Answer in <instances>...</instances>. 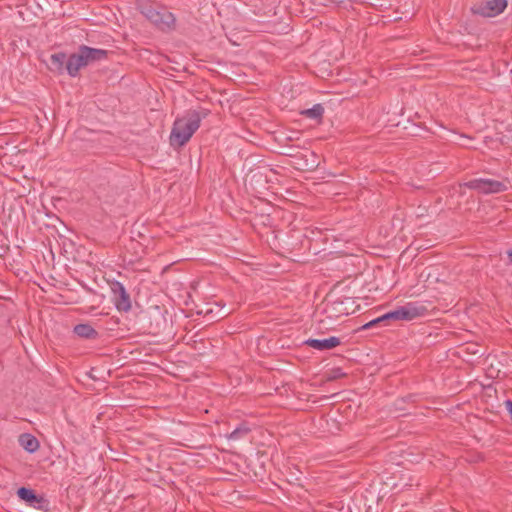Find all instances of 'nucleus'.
<instances>
[{"mask_svg": "<svg viewBox=\"0 0 512 512\" xmlns=\"http://www.w3.org/2000/svg\"><path fill=\"white\" fill-rule=\"evenodd\" d=\"M208 114L209 110L201 108L200 110H190L182 118H177L170 133L171 146H184L200 127L201 120L206 118Z\"/></svg>", "mask_w": 512, "mask_h": 512, "instance_id": "obj_1", "label": "nucleus"}, {"mask_svg": "<svg viewBox=\"0 0 512 512\" xmlns=\"http://www.w3.org/2000/svg\"><path fill=\"white\" fill-rule=\"evenodd\" d=\"M136 8L158 30L168 33L176 29V17L165 7L157 9L149 0H137Z\"/></svg>", "mask_w": 512, "mask_h": 512, "instance_id": "obj_2", "label": "nucleus"}, {"mask_svg": "<svg viewBox=\"0 0 512 512\" xmlns=\"http://www.w3.org/2000/svg\"><path fill=\"white\" fill-rule=\"evenodd\" d=\"M359 305L351 297H337L326 301L323 313L327 319L338 320L356 312Z\"/></svg>", "mask_w": 512, "mask_h": 512, "instance_id": "obj_3", "label": "nucleus"}, {"mask_svg": "<svg viewBox=\"0 0 512 512\" xmlns=\"http://www.w3.org/2000/svg\"><path fill=\"white\" fill-rule=\"evenodd\" d=\"M507 7V0H487L475 3L471 11L475 15L483 17H495Z\"/></svg>", "mask_w": 512, "mask_h": 512, "instance_id": "obj_4", "label": "nucleus"}, {"mask_svg": "<svg viewBox=\"0 0 512 512\" xmlns=\"http://www.w3.org/2000/svg\"><path fill=\"white\" fill-rule=\"evenodd\" d=\"M464 186L484 194L499 193L507 189L504 182L483 178L470 180L466 182Z\"/></svg>", "mask_w": 512, "mask_h": 512, "instance_id": "obj_5", "label": "nucleus"}, {"mask_svg": "<svg viewBox=\"0 0 512 512\" xmlns=\"http://www.w3.org/2000/svg\"><path fill=\"white\" fill-rule=\"evenodd\" d=\"M110 287L116 309L120 312H128L131 309V299L124 285L119 281H114Z\"/></svg>", "mask_w": 512, "mask_h": 512, "instance_id": "obj_6", "label": "nucleus"}, {"mask_svg": "<svg viewBox=\"0 0 512 512\" xmlns=\"http://www.w3.org/2000/svg\"><path fill=\"white\" fill-rule=\"evenodd\" d=\"M304 344L319 351H326L334 349L341 344V340L338 337L331 336L326 339H307Z\"/></svg>", "mask_w": 512, "mask_h": 512, "instance_id": "obj_7", "label": "nucleus"}, {"mask_svg": "<svg viewBox=\"0 0 512 512\" xmlns=\"http://www.w3.org/2000/svg\"><path fill=\"white\" fill-rule=\"evenodd\" d=\"M80 51H83L90 64L104 60L108 56V51L104 49L92 48L86 45L80 46Z\"/></svg>", "mask_w": 512, "mask_h": 512, "instance_id": "obj_8", "label": "nucleus"}, {"mask_svg": "<svg viewBox=\"0 0 512 512\" xmlns=\"http://www.w3.org/2000/svg\"><path fill=\"white\" fill-rule=\"evenodd\" d=\"M73 332L79 338L83 339H96L99 336V333L88 323H80L74 326Z\"/></svg>", "mask_w": 512, "mask_h": 512, "instance_id": "obj_9", "label": "nucleus"}, {"mask_svg": "<svg viewBox=\"0 0 512 512\" xmlns=\"http://www.w3.org/2000/svg\"><path fill=\"white\" fill-rule=\"evenodd\" d=\"M67 56L63 52L52 54L49 58L48 67L52 71L62 73L66 69Z\"/></svg>", "mask_w": 512, "mask_h": 512, "instance_id": "obj_10", "label": "nucleus"}, {"mask_svg": "<svg viewBox=\"0 0 512 512\" xmlns=\"http://www.w3.org/2000/svg\"><path fill=\"white\" fill-rule=\"evenodd\" d=\"M19 444L29 453L36 452L40 447L38 439L29 433H23L19 436Z\"/></svg>", "mask_w": 512, "mask_h": 512, "instance_id": "obj_11", "label": "nucleus"}, {"mask_svg": "<svg viewBox=\"0 0 512 512\" xmlns=\"http://www.w3.org/2000/svg\"><path fill=\"white\" fill-rule=\"evenodd\" d=\"M405 307L413 320L418 317L425 316L428 313L427 306L420 302H408L405 304Z\"/></svg>", "mask_w": 512, "mask_h": 512, "instance_id": "obj_12", "label": "nucleus"}, {"mask_svg": "<svg viewBox=\"0 0 512 512\" xmlns=\"http://www.w3.org/2000/svg\"><path fill=\"white\" fill-rule=\"evenodd\" d=\"M324 114V107L322 104H315L312 108L305 109L301 111V115L305 116L306 118L313 119L316 121H320Z\"/></svg>", "mask_w": 512, "mask_h": 512, "instance_id": "obj_13", "label": "nucleus"}, {"mask_svg": "<svg viewBox=\"0 0 512 512\" xmlns=\"http://www.w3.org/2000/svg\"><path fill=\"white\" fill-rule=\"evenodd\" d=\"M81 68H83V67L81 66V63L79 61H77V57H76L75 53L71 54L67 58V64H66L67 73L70 76L75 77V76H77V74Z\"/></svg>", "mask_w": 512, "mask_h": 512, "instance_id": "obj_14", "label": "nucleus"}, {"mask_svg": "<svg viewBox=\"0 0 512 512\" xmlns=\"http://www.w3.org/2000/svg\"><path fill=\"white\" fill-rule=\"evenodd\" d=\"M29 506L41 510L43 512H49L51 510L50 501L46 499L43 495L38 494L36 495V497Z\"/></svg>", "mask_w": 512, "mask_h": 512, "instance_id": "obj_15", "label": "nucleus"}, {"mask_svg": "<svg viewBox=\"0 0 512 512\" xmlns=\"http://www.w3.org/2000/svg\"><path fill=\"white\" fill-rule=\"evenodd\" d=\"M16 494L19 497V499L24 501L28 506L31 504V502L37 495L33 489L27 487L18 488Z\"/></svg>", "mask_w": 512, "mask_h": 512, "instance_id": "obj_16", "label": "nucleus"}, {"mask_svg": "<svg viewBox=\"0 0 512 512\" xmlns=\"http://www.w3.org/2000/svg\"><path fill=\"white\" fill-rule=\"evenodd\" d=\"M250 428L247 424H241L235 428L228 436V439L237 441L246 437L250 433Z\"/></svg>", "mask_w": 512, "mask_h": 512, "instance_id": "obj_17", "label": "nucleus"}, {"mask_svg": "<svg viewBox=\"0 0 512 512\" xmlns=\"http://www.w3.org/2000/svg\"><path fill=\"white\" fill-rule=\"evenodd\" d=\"M400 307L396 308L393 311H390L384 315H382V319H385V321L389 320H400Z\"/></svg>", "mask_w": 512, "mask_h": 512, "instance_id": "obj_18", "label": "nucleus"}, {"mask_svg": "<svg viewBox=\"0 0 512 512\" xmlns=\"http://www.w3.org/2000/svg\"><path fill=\"white\" fill-rule=\"evenodd\" d=\"M381 323H386L385 319H382V316L378 317V318H375L371 321H369L368 323L364 324L361 329L362 330H367V329H370L372 327H375Z\"/></svg>", "mask_w": 512, "mask_h": 512, "instance_id": "obj_19", "label": "nucleus"}, {"mask_svg": "<svg viewBox=\"0 0 512 512\" xmlns=\"http://www.w3.org/2000/svg\"><path fill=\"white\" fill-rule=\"evenodd\" d=\"M75 55L77 57V61H79L81 63L82 67H86L90 64L87 57H85L84 52L80 51V47L78 48V52L75 53Z\"/></svg>", "mask_w": 512, "mask_h": 512, "instance_id": "obj_20", "label": "nucleus"}, {"mask_svg": "<svg viewBox=\"0 0 512 512\" xmlns=\"http://www.w3.org/2000/svg\"><path fill=\"white\" fill-rule=\"evenodd\" d=\"M399 315H400V320H405V321L413 320V318L409 314V312H408L407 308L405 307V305L400 306V314Z\"/></svg>", "mask_w": 512, "mask_h": 512, "instance_id": "obj_21", "label": "nucleus"}, {"mask_svg": "<svg viewBox=\"0 0 512 512\" xmlns=\"http://www.w3.org/2000/svg\"><path fill=\"white\" fill-rule=\"evenodd\" d=\"M345 376V373L341 371V369H335L333 370V375L330 377V379H338Z\"/></svg>", "mask_w": 512, "mask_h": 512, "instance_id": "obj_22", "label": "nucleus"}, {"mask_svg": "<svg viewBox=\"0 0 512 512\" xmlns=\"http://www.w3.org/2000/svg\"><path fill=\"white\" fill-rule=\"evenodd\" d=\"M295 149H296V147H294V146H287L286 151L283 154L286 156H290V157L295 156V154H294Z\"/></svg>", "mask_w": 512, "mask_h": 512, "instance_id": "obj_23", "label": "nucleus"}, {"mask_svg": "<svg viewBox=\"0 0 512 512\" xmlns=\"http://www.w3.org/2000/svg\"><path fill=\"white\" fill-rule=\"evenodd\" d=\"M505 407L508 410L510 417L512 419V400H506L505 401Z\"/></svg>", "mask_w": 512, "mask_h": 512, "instance_id": "obj_24", "label": "nucleus"}, {"mask_svg": "<svg viewBox=\"0 0 512 512\" xmlns=\"http://www.w3.org/2000/svg\"><path fill=\"white\" fill-rule=\"evenodd\" d=\"M507 257H508L509 264H512V250L507 251Z\"/></svg>", "mask_w": 512, "mask_h": 512, "instance_id": "obj_25", "label": "nucleus"}, {"mask_svg": "<svg viewBox=\"0 0 512 512\" xmlns=\"http://www.w3.org/2000/svg\"><path fill=\"white\" fill-rule=\"evenodd\" d=\"M310 156L315 158L316 157V154L314 152H310Z\"/></svg>", "mask_w": 512, "mask_h": 512, "instance_id": "obj_26", "label": "nucleus"}, {"mask_svg": "<svg viewBox=\"0 0 512 512\" xmlns=\"http://www.w3.org/2000/svg\"><path fill=\"white\" fill-rule=\"evenodd\" d=\"M318 164H315V161L311 164V167H316Z\"/></svg>", "mask_w": 512, "mask_h": 512, "instance_id": "obj_27", "label": "nucleus"}]
</instances>
